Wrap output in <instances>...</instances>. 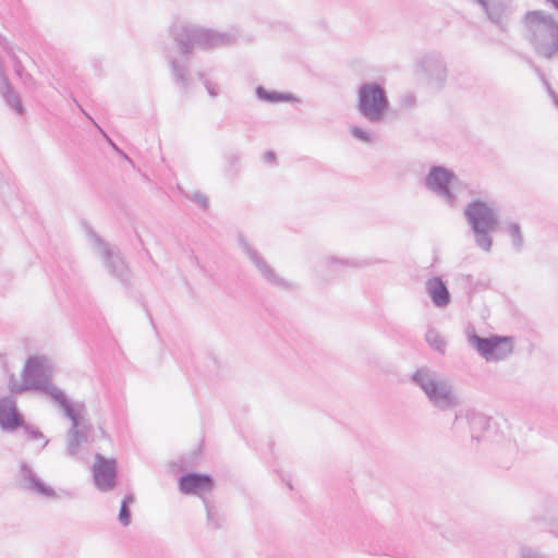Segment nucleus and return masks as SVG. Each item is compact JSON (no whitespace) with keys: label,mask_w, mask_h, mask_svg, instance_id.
I'll return each instance as SVG.
<instances>
[{"label":"nucleus","mask_w":558,"mask_h":558,"mask_svg":"<svg viewBox=\"0 0 558 558\" xmlns=\"http://www.w3.org/2000/svg\"><path fill=\"white\" fill-rule=\"evenodd\" d=\"M170 34L182 59H177L171 51L166 52V58L175 84L184 92H187L191 86L189 56L193 49L213 50L228 47L233 45L238 37V32L234 29L219 32L183 21H175L170 27Z\"/></svg>","instance_id":"f257e3e1"},{"label":"nucleus","mask_w":558,"mask_h":558,"mask_svg":"<svg viewBox=\"0 0 558 558\" xmlns=\"http://www.w3.org/2000/svg\"><path fill=\"white\" fill-rule=\"evenodd\" d=\"M52 365L49 357L45 355L29 356L24 365L22 374V384L17 387L13 386L11 390L20 393L25 390H34L46 393L59 408L71 400L65 392L51 384Z\"/></svg>","instance_id":"f03ea898"},{"label":"nucleus","mask_w":558,"mask_h":558,"mask_svg":"<svg viewBox=\"0 0 558 558\" xmlns=\"http://www.w3.org/2000/svg\"><path fill=\"white\" fill-rule=\"evenodd\" d=\"M526 38L537 54L551 59L558 53V22L542 10L525 13Z\"/></svg>","instance_id":"7ed1b4c3"},{"label":"nucleus","mask_w":558,"mask_h":558,"mask_svg":"<svg viewBox=\"0 0 558 558\" xmlns=\"http://www.w3.org/2000/svg\"><path fill=\"white\" fill-rule=\"evenodd\" d=\"M412 381L425 393L430 404L439 411H449L460 404L450 381L428 367H421L412 375Z\"/></svg>","instance_id":"20e7f679"},{"label":"nucleus","mask_w":558,"mask_h":558,"mask_svg":"<svg viewBox=\"0 0 558 558\" xmlns=\"http://www.w3.org/2000/svg\"><path fill=\"white\" fill-rule=\"evenodd\" d=\"M424 186L450 208H457L468 185L445 166H432L424 178Z\"/></svg>","instance_id":"39448f33"},{"label":"nucleus","mask_w":558,"mask_h":558,"mask_svg":"<svg viewBox=\"0 0 558 558\" xmlns=\"http://www.w3.org/2000/svg\"><path fill=\"white\" fill-rule=\"evenodd\" d=\"M70 420L71 427L66 432V454L74 458L80 452L83 442L92 440L94 428L85 417L86 405L83 401H70L58 408Z\"/></svg>","instance_id":"423d86ee"},{"label":"nucleus","mask_w":558,"mask_h":558,"mask_svg":"<svg viewBox=\"0 0 558 558\" xmlns=\"http://www.w3.org/2000/svg\"><path fill=\"white\" fill-rule=\"evenodd\" d=\"M85 232L93 252L101 258L108 272L121 284L130 286L131 270L120 250L105 241L90 226H85Z\"/></svg>","instance_id":"0eeeda50"},{"label":"nucleus","mask_w":558,"mask_h":558,"mask_svg":"<svg viewBox=\"0 0 558 558\" xmlns=\"http://www.w3.org/2000/svg\"><path fill=\"white\" fill-rule=\"evenodd\" d=\"M356 109L368 122H381L389 109V99L385 87L377 82L361 84L357 89Z\"/></svg>","instance_id":"6e6552de"},{"label":"nucleus","mask_w":558,"mask_h":558,"mask_svg":"<svg viewBox=\"0 0 558 558\" xmlns=\"http://www.w3.org/2000/svg\"><path fill=\"white\" fill-rule=\"evenodd\" d=\"M417 77L434 90H441L447 82L448 69L444 57L438 52H428L417 62Z\"/></svg>","instance_id":"1a4fd4ad"},{"label":"nucleus","mask_w":558,"mask_h":558,"mask_svg":"<svg viewBox=\"0 0 558 558\" xmlns=\"http://www.w3.org/2000/svg\"><path fill=\"white\" fill-rule=\"evenodd\" d=\"M463 214L476 244L482 250L488 251V204L474 199L466 205Z\"/></svg>","instance_id":"9d476101"},{"label":"nucleus","mask_w":558,"mask_h":558,"mask_svg":"<svg viewBox=\"0 0 558 558\" xmlns=\"http://www.w3.org/2000/svg\"><path fill=\"white\" fill-rule=\"evenodd\" d=\"M238 242L242 252L252 262L265 280L270 284L282 289L291 288V283L277 275L275 269L265 260L259 252L248 243L243 234H239Z\"/></svg>","instance_id":"9b49d317"},{"label":"nucleus","mask_w":558,"mask_h":558,"mask_svg":"<svg viewBox=\"0 0 558 558\" xmlns=\"http://www.w3.org/2000/svg\"><path fill=\"white\" fill-rule=\"evenodd\" d=\"M93 476L95 486L99 490H111L117 484V461L97 453L93 465Z\"/></svg>","instance_id":"f8f14e48"},{"label":"nucleus","mask_w":558,"mask_h":558,"mask_svg":"<svg viewBox=\"0 0 558 558\" xmlns=\"http://www.w3.org/2000/svg\"><path fill=\"white\" fill-rule=\"evenodd\" d=\"M213 488L214 478L209 474L190 472L179 478V489L185 495H197L203 499V494L211 492Z\"/></svg>","instance_id":"ddd939ff"},{"label":"nucleus","mask_w":558,"mask_h":558,"mask_svg":"<svg viewBox=\"0 0 558 558\" xmlns=\"http://www.w3.org/2000/svg\"><path fill=\"white\" fill-rule=\"evenodd\" d=\"M371 263L359 258H340L336 256H325L316 265V271L322 277H328L344 268H363Z\"/></svg>","instance_id":"4468645a"},{"label":"nucleus","mask_w":558,"mask_h":558,"mask_svg":"<svg viewBox=\"0 0 558 558\" xmlns=\"http://www.w3.org/2000/svg\"><path fill=\"white\" fill-rule=\"evenodd\" d=\"M24 425V416L17 409L13 397L0 398V427L4 432H14Z\"/></svg>","instance_id":"2eb2a0df"},{"label":"nucleus","mask_w":558,"mask_h":558,"mask_svg":"<svg viewBox=\"0 0 558 558\" xmlns=\"http://www.w3.org/2000/svg\"><path fill=\"white\" fill-rule=\"evenodd\" d=\"M20 476L24 482V487L45 497H56L53 488L47 486L35 473L27 462H21Z\"/></svg>","instance_id":"dca6fc26"},{"label":"nucleus","mask_w":558,"mask_h":558,"mask_svg":"<svg viewBox=\"0 0 558 558\" xmlns=\"http://www.w3.org/2000/svg\"><path fill=\"white\" fill-rule=\"evenodd\" d=\"M425 286L426 292L435 306L446 307L450 303V292L446 282L440 277H433L428 279Z\"/></svg>","instance_id":"f3484780"},{"label":"nucleus","mask_w":558,"mask_h":558,"mask_svg":"<svg viewBox=\"0 0 558 558\" xmlns=\"http://www.w3.org/2000/svg\"><path fill=\"white\" fill-rule=\"evenodd\" d=\"M513 337L490 335V362L508 359L513 353Z\"/></svg>","instance_id":"a211bd4d"},{"label":"nucleus","mask_w":558,"mask_h":558,"mask_svg":"<svg viewBox=\"0 0 558 558\" xmlns=\"http://www.w3.org/2000/svg\"><path fill=\"white\" fill-rule=\"evenodd\" d=\"M465 337L468 344L476 350V352L488 361V337H481L477 335L475 327L469 324L465 327Z\"/></svg>","instance_id":"6ab92c4d"},{"label":"nucleus","mask_w":558,"mask_h":558,"mask_svg":"<svg viewBox=\"0 0 558 558\" xmlns=\"http://www.w3.org/2000/svg\"><path fill=\"white\" fill-rule=\"evenodd\" d=\"M256 97L265 102L277 104V102H291L295 101L296 98L291 93H280L276 90H267L263 86L255 88Z\"/></svg>","instance_id":"aec40b11"},{"label":"nucleus","mask_w":558,"mask_h":558,"mask_svg":"<svg viewBox=\"0 0 558 558\" xmlns=\"http://www.w3.org/2000/svg\"><path fill=\"white\" fill-rule=\"evenodd\" d=\"M472 440L480 442L484 438V432L488 426V418L475 412L468 414Z\"/></svg>","instance_id":"412c9836"},{"label":"nucleus","mask_w":558,"mask_h":558,"mask_svg":"<svg viewBox=\"0 0 558 558\" xmlns=\"http://www.w3.org/2000/svg\"><path fill=\"white\" fill-rule=\"evenodd\" d=\"M203 504L206 510L207 525L214 530L219 529L221 526V518L214 502L207 497H203Z\"/></svg>","instance_id":"4be33fe9"},{"label":"nucleus","mask_w":558,"mask_h":558,"mask_svg":"<svg viewBox=\"0 0 558 558\" xmlns=\"http://www.w3.org/2000/svg\"><path fill=\"white\" fill-rule=\"evenodd\" d=\"M135 497L133 494H128L121 501L118 520L123 526L131 524V510L130 507L134 504Z\"/></svg>","instance_id":"5701e85b"},{"label":"nucleus","mask_w":558,"mask_h":558,"mask_svg":"<svg viewBox=\"0 0 558 558\" xmlns=\"http://www.w3.org/2000/svg\"><path fill=\"white\" fill-rule=\"evenodd\" d=\"M7 105L12 108L17 114L24 113V107L21 102L20 96L13 92L10 85L5 82L4 90L2 92Z\"/></svg>","instance_id":"b1692460"},{"label":"nucleus","mask_w":558,"mask_h":558,"mask_svg":"<svg viewBox=\"0 0 558 558\" xmlns=\"http://www.w3.org/2000/svg\"><path fill=\"white\" fill-rule=\"evenodd\" d=\"M427 343L437 352L444 354L447 347L446 339L435 329L430 328L425 335Z\"/></svg>","instance_id":"393cba45"},{"label":"nucleus","mask_w":558,"mask_h":558,"mask_svg":"<svg viewBox=\"0 0 558 558\" xmlns=\"http://www.w3.org/2000/svg\"><path fill=\"white\" fill-rule=\"evenodd\" d=\"M547 529L549 533L558 537V505H550L546 509Z\"/></svg>","instance_id":"a878e982"},{"label":"nucleus","mask_w":558,"mask_h":558,"mask_svg":"<svg viewBox=\"0 0 558 558\" xmlns=\"http://www.w3.org/2000/svg\"><path fill=\"white\" fill-rule=\"evenodd\" d=\"M241 156L239 153H229L226 156V171L232 175L239 172Z\"/></svg>","instance_id":"bb28decb"},{"label":"nucleus","mask_w":558,"mask_h":558,"mask_svg":"<svg viewBox=\"0 0 558 558\" xmlns=\"http://www.w3.org/2000/svg\"><path fill=\"white\" fill-rule=\"evenodd\" d=\"M507 232L512 236V245L517 251H520L523 246V238L521 229L518 223H509L507 226Z\"/></svg>","instance_id":"cd10ccee"},{"label":"nucleus","mask_w":558,"mask_h":558,"mask_svg":"<svg viewBox=\"0 0 558 558\" xmlns=\"http://www.w3.org/2000/svg\"><path fill=\"white\" fill-rule=\"evenodd\" d=\"M494 426L496 427L495 434L505 438L509 435L510 424L509 421L500 414L494 417Z\"/></svg>","instance_id":"c85d7f7f"},{"label":"nucleus","mask_w":558,"mask_h":558,"mask_svg":"<svg viewBox=\"0 0 558 558\" xmlns=\"http://www.w3.org/2000/svg\"><path fill=\"white\" fill-rule=\"evenodd\" d=\"M21 427L24 429V433L26 434L29 440L44 439L41 448H45L48 445L49 440L45 439L44 434L39 430L38 427L27 424L25 421L24 425H22Z\"/></svg>","instance_id":"c756f323"},{"label":"nucleus","mask_w":558,"mask_h":558,"mask_svg":"<svg viewBox=\"0 0 558 558\" xmlns=\"http://www.w3.org/2000/svg\"><path fill=\"white\" fill-rule=\"evenodd\" d=\"M507 11V7L500 2L490 0V22L501 23V15Z\"/></svg>","instance_id":"7c9ffc66"},{"label":"nucleus","mask_w":558,"mask_h":558,"mask_svg":"<svg viewBox=\"0 0 558 558\" xmlns=\"http://www.w3.org/2000/svg\"><path fill=\"white\" fill-rule=\"evenodd\" d=\"M197 77L204 84L210 97L216 98L219 95L220 88L217 83H214L210 80H208L203 72H198Z\"/></svg>","instance_id":"2f4dec72"},{"label":"nucleus","mask_w":558,"mask_h":558,"mask_svg":"<svg viewBox=\"0 0 558 558\" xmlns=\"http://www.w3.org/2000/svg\"><path fill=\"white\" fill-rule=\"evenodd\" d=\"M417 98L413 92H407L400 96L399 105L402 109L411 110L416 107Z\"/></svg>","instance_id":"473e14b6"},{"label":"nucleus","mask_w":558,"mask_h":558,"mask_svg":"<svg viewBox=\"0 0 558 558\" xmlns=\"http://www.w3.org/2000/svg\"><path fill=\"white\" fill-rule=\"evenodd\" d=\"M519 558H548L545 554L536 548L522 546L519 549Z\"/></svg>","instance_id":"72a5a7b5"},{"label":"nucleus","mask_w":558,"mask_h":558,"mask_svg":"<svg viewBox=\"0 0 558 558\" xmlns=\"http://www.w3.org/2000/svg\"><path fill=\"white\" fill-rule=\"evenodd\" d=\"M351 133H352V135L354 137L360 140L361 142H364V143H371L372 142V135L367 131H365V130H363V129H361L359 126H353L351 129Z\"/></svg>","instance_id":"f704fd0d"},{"label":"nucleus","mask_w":558,"mask_h":558,"mask_svg":"<svg viewBox=\"0 0 558 558\" xmlns=\"http://www.w3.org/2000/svg\"><path fill=\"white\" fill-rule=\"evenodd\" d=\"M529 64L535 71V73L542 81L543 85L547 89L548 94H554V89L551 88L549 82L547 81V78H546L545 74L542 72V70L538 66H536L531 60L529 61Z\"/></svg>","instance_id":"c9c22d12"},{"label":"nucleus","mask_w":558,"mask_h":558,"mask_svg":"<svg viewBox=\"0 0 558 558\" xmlns=\"http://www.w3.org/2000/svg\"><path fill=\"white\" fill-rule=\"evenodd\" d=\"M74 102L76 104V106L80 108V110L95 124V126L101 132V134L108 140L109 144L112 146V148L119 153H121L119 150V148L117 147V145L107 136V134L100 129V126L92 119V117L85 112L83 110V108L81 107V105L74 99Z\"/></svg>","instance_id":"e433bc0d"},{"label":"nucleus","mask_w":558,"mask_h":558,"mask_svg":"<svg viewBox=\"0 0 558 558\" xmlns=\"http://www.w3.org/2000/svg\"><path fill=\"white\" fill-rule=\"evenodd\" d=\"M190 198L204 209L208 207V198L199 192L194 193Z\"/></svg>","instance_id":"4c0bfd02"},{"label":"nucleus","mask_w":558,"mask_h":558,"mask_svg":"<svg viewBox=\"0 0 558 558\" xmlns=\"http://www.w3.org/2000/svg\"><path fill=\"white\" fill-rule=\"evenodd\" d=\"M471 3L477 5L485 14L488 15V0H469Z\"/></svg>","instance_id":"58836bf2"},{"label":"nucleus","mask_w":558,"mask_h":558,"mask_svg":"<svg viewBox=\"0 0 558 558\" xmlns=\"http://www.w3.org/2000/svg\"><path fill=\"white\" fill-rule=\"evenodd\" d=\"M489 220H490V232L494 231L498 225V218H497V215L495 214V211L490 208V217H489Z\"/></svg>","instance_id":"ea45409f"},{"label":"nucleus","mask_w":558,"mask_h":558,"mask_svg":"<svg viewBox=\"0 0 558 558\" xmlns=\"http://www.w3.org/2000/svg\"><path fill=\"white\" fill-rule=\"evenodd\" d=\"M13 62L16 74L22 76V72L24 71L22 63L16 58H13Z\"/></svg>","instance_id":"a19ab883"},{"label":"nucleus","mask_w":558,"mask_h":558,"mask_svg":"<svg viewBox=\"0 0 558 558\" xmlns=\"http://www.w3.org/2000/svg\"><path fill=\"white\" fill-rule=\"evenodd\" d=\"M276 159V154L271 150H268L264 154V160L266 162H274Z\"/></svg>","instance_id":"79ce46f5"},{"label":"nucleus","mask_w":558,"mask_h":558,"mask_svg":"<svg viewBox=\"0 0 558 558\" xmlns=\"http://www.w3.org/2000/svg\"><path fill=\"white\" fill-rule=\"evenodd\" d=\"M555 102V105L558 107V95L554 92V94H549Z\"/></svg>","instance_id":"37998d69"},{"label":"nucleus","mask_w":558,"mask_h":558,"mask_svg":"<svg viewBox=\"0 0 558 558\" xmlns=\"http://www.w3.org/2000/svg\"><path fill=\"white\" fill-rule=\"evenodd\" d=\"M547 2L551 3L556 9H558V0H547Z\"/></svg>","instance_id":"c03bdc74"}]
</instances>
